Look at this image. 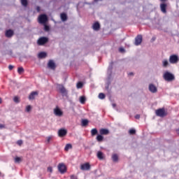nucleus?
I'll use <instances>...</instances> for the list:
<instances>
[{
  "label": "nucleus",
  "mask_w": 179,
  "mask_h": 179,
  "mask_svg": "<svg viewBox=\"0 0 179 179\" xmlns=\"http://www.w3.org/2000/svg\"><path fill=\"white\" fill-rule=\"evenodd\" d=\"M31 106L30 105H29V106H27L26 107V111H27V113H29V111H31Z\"/></svg>",
  "instance_id": "nucleus-38"
},
{
  "label": "nucleus",
  "mask_w": 179,
  "mask_h": 179,
  "mask_svg": "<svg viewBox=\"0 0 179 179\" xmlns=\"http://www.w3.org/2000/svg\"><path fill=\"white\" fill-rule=\"evenodd\" d=\"M70 178H71V179H78V176H75V175H71V176H70Z\"/></svg>",
  "instance_id": "nucleus-40"
},
{
  "label": "nucleus",
  "mask_w": 179,
  "mask_h": 179,
  "mask_svg": "<svg viewBox=\"0 0 179 179\" xmlns=\"http://www.w3.org/2000/svg\"><path fill=\"white\" fill-rule=\"evenodd\" d=\"M112 106L113 107V108H115V107H117V104L113 103V104H112Z\"/></svg>",
  "instance_id": "nucleus-48"
},
{
  "label": "nucleus",
  "mask_w": 179,
  "mask_h": 179,
  "mask_svg": "<svg viewBox=\"0 0 179 179\" xmlns=\"http://www.w3.org/2000/svg\"><path fill=\"white\" fill-rule=\"evenodd\" d=\"M99 132L101 135H108L110 134V131L107 129H101Z\"/></svg>",
  "instance_id": "nucleus-20"
},
{
  "label": "nucleus",
  "mask_w": 179,
  "mask_h": 179,
  "mask_svg": "<svg viewBox=\"0 0 179 179\" xmlns=\"http://www.w3.org/2000/svg\"><path fill=\"white\" fill-rule=\"evenodd\" d=\"M110 85H111V82L109 81V82H108L107 86L106 87V90H108V87H109Z\"/></svg>",
  "instance_id": "nucleus-41"
},
{
  "label": "nucleus",
  "mask_w": 179,
  "mask_h": 179,
  "mask_svg": "<svg viewBox=\"0 0 179 179\" xmlns=\"http://www.w3.org/2000/svg\"><path fill=\"white\" fill-rule=\"evenodd\" d=\"M3 128H5V125L2 124H0V129H2Z\"/></svg>",
  "instance_id": "nucleus-46"
},
{
  "label": "nucleus",
  "mask_w": 179,
  "mask_h": 179,
  "mask_svg": "<svg viewBox=\"0 0 179 179\" xmlns=\"http://www.w3.org/2000/svg\"><path fill=\"white\" fill-rule=\"evenodd\" d=\"M135 118L136 120H139V118H141V115H136Z\"/></svg>",
  "instance_id": "nucleus-44"
},
{
  "label": "nucleus",
  "mask_w": 179,
  "mask_h": 179,
  "mask_svg": "<svg viewBox=\"0 0 179 179\" xmlns=\"http://www.w3.org/2000/svg\"><path fill=\"white\" fill-rule=\"evenodd\" d=\"M80 102L81 103V104H85V103L86 102V97L80 96Z\"/></svg>",
  "instance_id": "nucleus-30"
},
{
  "label": "nucleus",
  "mask_w": 179,
  "mask_h": 179,
  "mask_svg": "<svg viewBox=\"0 0 179 179\" xmlns=\"http://www.w3.org/2000/svg\"><path fill=\"white\" fill-rule=\"evenodd\" d=\"M44 29H45V31H50V27L45 24Z\"/></svg>",
  "instance_id": "nucleus-37"
},
{
  "label": "nucleus",
  "mask_w": 179,
  "mask_h": 179,
  "mask_svg": "<svg viewBox=\"0 0 179 179\" xmlns=\"http://www.w3.org/2000/svg\"><path fill=\"white\" fill-rule=\"evenodd\" d=\"M47 57V53L45 52H41L38 55V58L42 59V58H45Z\"/></svg>",
  "instance_id": "nucleus-21"
},
{
  "label": "nucleus",
  "mask_w": 179,
  "mask_h": 179,
  "mask_svg": "<svg viewBox=\"0 0 179 179\" xmlns=\"http://www.w3.org/2000/svg\"><path fill=\"white\" fill-rule=\"evenodd\" d=\"M87 124H89V120H87V119L82 120V122H81L82 127H86Z\"/></svg>",
  "instance_id": "nucleus-24"
},
{
  "label": "nucleus",
  "mask_w": 179,
  "mask_h": 179,
  "mask_svg": "<svg viewBox=\"0 0 179 179\" xmlns=\"http://www.w3.org/2000/svg\"><path fill=\"white\" fill-rule=\"evenodd\" d=\"M169 62L172 64H176L178 62V55H171L169 57Z\"/></svg>",
  "instance_id": "nucleus-4"
},
{
  "label": "nucleus",
  "mask_w": 179,
  "mask_h": 179,
  "mask_svg": "<svg viewBox=\"0 0 179 179\" xmlns=\"http://www.w3.org/2000/svg\"><path fill=\"white\" fill-rule=\"evenodd\" d=\"M17 145H19V146H20L21 145L23 144V141L19 140V141H17Z\"/></svg>",
  "instance_id": "nucleus-39"
},
{
  "label": "nucleus",
  "mask_w": 179,
  "mask_h": 179,
  "mask_svg": "<svg viewBox=\"0 0 179 179\" xmlns=\"http://www.w3.org/2000/svg\"><path fill=\"white\" fill-rule=\"evenodd\" d=\"M129 134L130 135H135V134H136V130L134 129H131L129 131Z\"/></svg>",
  "instance_id": "nucleus-32"
},
{
  "label": "nucleus",
  "mask_w": 179,
  "mask_h": 179,
  "mask_svg": "<svg viewBox=\"0 0 179 179\" xmlns=\"http://www.w3.org/2000/svg\"><path fill=\"white\" fill-rule=\"evenodd\" d=\"M148 89L151 93H157V87L153 84H150Z\"/></svg>",
  "instance_id": "nucleus-14"
},
{
  "label": "nucleus",
  "mask_w": 179,
  "mask_h": 179,
  "mask_svg": "<svg viewBox=\"0 0 179 179\" xmlns=\"http://www.w3.org/2000/svg\"><path fill=\"white\" fill-rule=\"evenodd\" d=\"M90 169H91V166L89 162H87L80 165V170H82L83 171H89Z\"/></svg>",
  "instance_id": "nucleus-8"
},
{
  "label": "nucleus",
  "mask_w": 179,
  "mask_h": 179,
  "mask_svg": "<svg viewBox=\"0 0 179 179\" xmlns=\"http://www.w3.org/2000/svg\"><path fill=\"white\" fill-rule=\"evenodd\" d=\"M13 34H15V33L12 29H8L6 31V37H7L8 38H10V37H12Z\"/></svg>",
  "instance_id": "nucleus-17"
},
{
  "label": "nucleus",
  "mask_w": 179,
  "mask_h": 179,
  "mask_svg": "<svg viewBox=\"0 0 179 179\" xmlns=\"http://www.w3.org/2000/svg\"><path fill=\"white\" fill-rule=\"evenodd\" d=\"M119 51H120V52H125V49H124L123 48H120L119 49Z\"/></svg>",
  "instance_id": "nucleus-43"
},
{
  "label": "nucleus",
  "mask_w": 179,
  "mask_h": 179,
  "mask_svg": "<svg viewBox=\"0 0 179 179\" xmlns=\"http://www.w3.org/2000/svg\"><path fill=\"white\" fill-rule=\"evenodd\" d=\"M153 41L156 40V38H152Z\"/></svg>",
  "instance_id": "nucleus-53"
},
{
  "label": "nucleus",
  "mask_w": 179,
  "mask_h": 179,
  "mask_svg": "<svg viewBox=\"0 0 179 179\" xmlns=\"http://www.w3.org/2000/svg\"><path fill=\"white\" fill-rule=\"evenodd\" d=\"M95 1H99V0H94Z\"/></svg>",
  "instance_id": "nucleus-54"
},
{
  "label": "nucleus",
  "mask_w": 179,
  "mask_h": 179,
  "mask_svg": "<svg viewBox=\"0 0 179 179\" xmlns=\"http://www.w3.org/2000/svg\"><path fill=\"white\" fill-rule=\"evenodd\" d=\"M92 29L95 30V31H99V30H100V23L95 22L92 26Z\"/></svg>",
  "instance_id": "nucleus-19"
},
{
  "label": "nucleus",
  "mask_w": 179,
  "mask_h": 179,
  "mask_svg": "<svg viewBox=\"0 0 179 179\" xmlns=\"http://www.w3.org/2000/svg\"><path fill=\"white\" fill-rule=\"evenodd\" d=\"M99 99H100L101 100L106 99V94H104L103 93H99Z\"/></svg>",
  "instance_id": "nucleus-31"
},
{
  "label": "nucleus",
  "mask_w": 179,
  "mask_h": 179,
  "mask_svg": "<svg viewBox=\"0 0 179 179\" xmlns=\"http://www.w3.org/2000/svg\"><path fill=\"white\" fill-rule=\"evenodd\" d=\"M142 35H138L136 38H135V42L134 44L136 45H141V44H142Z\"/></svg>",
  "instance_id": "nucleus-10"
},
{
  "label": "nucleus",
  "mask_w": 179,
  "mask_h": 179,
  "mask_svg": "<svg viewBox=\"0 0 179 179\" xmlns=\"http://www.w3.org/2000/svg\"><path fill=\"white\" fill-rule=\"evenodd\" d=\"M0 175H1V172H0Z\"/></svg>",
  "instance_id": "nucleus-55"
},
{
  "label": "nucleus",
  "mask_w": 179,
  "mask_h": 179,
  "mask_svg": "<svg viewBox=\"0 0 179 179\" xmlns=\"http://www.w3.org/2000/svg\"><path fill=\"white\" fill-rule=\"evenodd\" d=\"M2 103V99L0 98V104Z\"/></svg>",
  "instance_id": "nucleus-52"
},
{
  "label": "nucleus",
  "mask_w": 179,
  "mask_h": 179,
  "mask_svg": "<svg viewBox=\"0 0 179 179\" xmlns=\"http://www.w3.org/2000/svg\"><path fill=\"white\" fill-rule=\"evenodd\" d=\"M162 66L164 68H167V66H169V60H167L166 59H164L162 61Z\"/></svg>",
  "instance_id": "nucleus-23"
},
{
  "label": "nucleus",
  "mask_w": 179,
  "mask_h": 179,
  "mask_svg": "<svg viewBox=\"0 0 179 179\" xmlns=\"http://www.w3.org/2000/svg\"><path fill=\"white\" fill-rule=\"evenodd\" d=\"M114 62H110L109 64V66L108 68V80H110V79H111V75L113 73V65Z\"/></svg>",
  "instance_id": "nucleus-9"
},
{
  "label": "nucleus",
  "mask_w": 179,
  "mask_h": 179,
  "mask_svg": "<svg viewBox=\"0 0 179 179\" xmlns=\"http://www.w3.org/2000/svg\"><path fill=\"white\" fill-rule=\"evenodd\" d=\"M48 21V17H47V15L42 14L39 15L38 17V22L41 23V24H45Z\"/></svg>",
  "instance_id": "nucleus-3"
},
{
  "label": "nucleus",
  "mask_w": 179,
  "mask_h": 179,
  "mask_svg": "<svg viewBox=\"0 0 179 179\" xmlns=\"http://www.w3.org/2000/svg\"><path fill=\"white\" fill-rule=\"evenodd\" d=\"M155 113L157 117H166L167 115L164 108L157 109Z\"/></svg>",
  "instance_id": "nucleus-6"
},
{
  "label": "nucleus",
  "mask_w": 179,
  "mask_h": 179,
  "mask_svg": "<svg viewBox=\"0 0 179 179\" xmlns=\"http://www.w3.org/2000/svg\"><path fill=\"white\" fill-rule=\"evenodd\" d=\"M47 43H48V38L44 36L41 37L37 41L38 45H44V44H47Z\"/></svg>",
  "instance_id": "nucleus-5"
},
{
  "label": "nucleus",
  "mask_w": 179,
  "mask_h": 179,
  "mask_svg": "<svg viewBox=\"0 0 179 179\" xmlns=\"http://www.w3.org/2000/svg\"><path fill=\"white\" fill-rule=\"evenodd\" d=\"M62 22H66L68 20V15L65 13H62L60 15Z\"/></svg>",
  "instance_id": "nucleus-18"
},
{
  "label": "nucleus",
  "mask_w": 179,
  "mask_h": 179,
  "mask_svg": "<svg viewBox=\"0 0 179 179\" xmlns=\"http://www.w3.org/2000/svg\"><path fill=\"white\" fill-rule=\"evenodd\" d=\"M69 149H72V144H66L65 148H64V150L66 152H68V150H69Z\"/></svg>",
  "instance_id": "nucleus-27"
},
{
  "label": "nucleus",
  "mask_w": 179,
  "mask_h": 179,
  "mask_svg": "<svg viewBox=\"0 0 179 179\" xmlns=\"http://www.w3.org/2000/svg\"><path fill=\"white\" fill-rule=\"evenodd\" d=\"M54 114L56 115L57 117H62L64 113L57 106L54 109Z\"/></svg>",
  "instance_id": "nucleus-12"
},
{
  "label": "nucleus",
  "mask_w": 179,
  "mask_h": 179,
  "mask_svg": "<svg viewBox=\"0 0 179 179\" xmlns=\"http://www.w3.org/2000/svg\"><path fill=\"white\" fill-rule=\"evenodd\" d=\"M13 101H15V103H20V100L19 99L18 96H15L13 99Z\"/></svg>",
  "instance_id": "nucleus-36"
},
{
  "label": "nucleus",
  "mask_w": 179,
  "mask_h": 179,
  "mask_svg": "<svg viewBox=\"0 0 179 179\" xmlns=\"http://www.w3.org/2000/svg\"><path fill=\"white\" fill-rule=\"evenodd\" d=\"M129 75L130 76H132L134 75V73L131 72V73H129Z\"/></svg>",
  "instance_id": "nucleus-50"
},
{
  "label": "nucleus",
  "mask_w": 179,
  "mask_h": 179,
  "mask_svg": "<svg viewBox=\"0 0 179 179\" xmlns=\"http://www.w3.org/2000/svg\"><path fill=\"white\" fill-rule=\"evenodd\" d=\"M58 169L62 174L66 172V166H65V164H59L58 165Z\"/></svg>",
  "instance_id": "nucleus-11"
},
{
  "label": "nucleus",
  "mask_w": 179,
  "mask_h": 179,
  "mask_svg": "<svg viewBox=\"0 0 179 179\" xmlns=\"http://www.w3.org/2000/svg\"><path fill=\"white\" fill-rule=\"evenodd\" d=\"M160 8L162 13H167V4L166 3H161Z\"/></svg>",
  "instance_id": "nucleus-16"
},
{
  "label": "nucleus",
  "mask_w": 179,
  "mask_h": 179,
  "mask_svg": "<svg viewBox=\"0 0 179 179\" xmlns=\"http://www.w3.org/2000/svg\"><path fill=\"white\" fill-rule=\"evenodd\" d=\"M21 3L22 6H24V8H26V6H27V0H21Z\"/></svg>",
  "instance_id": "nucleus-33"
},
{
  "label": "nucleus",
  "mask_w": 179,
  "mask_h": 179,
  "mask_svg": "<svg viewBox=\"0 0 179 179\" xmlns=\"http://www.w3.org/2000/svg\"><path fill=\"white\" fill-rule=\"evenodd\" d=\"M103 139H104V137H103V136L99 134L97 136H96V141L98 142H103Z\"/></svg>",
  "instance_id": "nucleus-26"
},
{
  "label": "nucleus",
  "mask_w": 179,
  "mask_h": 179,
  "mask_svg": "<svg viewBox=\"0 0 179 179\" xmlns=\"http://www.w3.org/2000/svg\"><path fill=\"white\" fill-rule=\"evenodd\" d=\"M36 10H37V12H40V6L36 7Z\"/></svg>",
  "instance_id": "nucleus-47"
},
{
  "label": "nucleus",
  "mask_w": 179,
  "mask_h": 179,
  "mask_svg": "<svg viewBox=\"0 0 179 179\" xmlns=\"http://www.w3.org/2000/svg\"><path fill=\"white\" fill-rule=\"evenodd\" d=\"M112 159H113V162H118V155L117 154H113L112 155Z\"/></svg>",
  "instance_id": "nucleus-25"
},
{
  "label": "nucleus",
  "mask_w": 179,
  "mask_h": 179,
  "mask_svg": "<svg viewBox=\"0 0 179 179\" xmlns=\"http://www.w3.org/2000/svg\"><path fill=\"white\" fill-rule=\"evenodd\" d=\"M97 129H92L91 130V135L92 136H94V135H97Z\"/></svg>",
  "instance_id": "nucleus-28"
},
{
  "label": "nucleus",
  "mask_w": 179,
  "mask_h": 179,
  "mask_svg": "<svg viewBox=\"0 0 179 179\" xmlns=\"http://www.w3.org/2000/svg\"><path fill=\"white\" fill-rule=\"evenodd\" d=\"M67 134L68 130L65 129H59L57 131V134L59 138H64V136H66Z\"/></svg>",
  "instance_id": "nucleus-7"
},
{
  "label": "nucleus",
  "mask_w": 179,
  "mask_h": 179,
  "mask_svg": "<svg viewBox=\"0 0 179 179\" xmlns=\"http://www.w3.org/2000/svg\"><path fill=\"white\" fill-rule=\"evenodd\" d=\"M36 96H38V92H37V91L32 92H31V94L29 96V99L34 100V99H36Z\"/></svg>",
  "instance_id": "nucleus-15"
},
{
  "label": "nucleus",
  "mask_w": 179,
  "mask_h": 179,
  "mask_svg": "<svg viewBox=\"0 0 179 179\" xmlns=\"http://www.w3.org/2000/svg\"><path fill=\"white\" fill-rule=\"evenodd\" d=\"M48 171H49V173H52V167L49 166V167L48 168Z\"/></svg>",
  "instance_id": "nucleus-42"
},
{
  "label": "nucleus",
  "mask_w": 179,
  "mask_h": 179,
  "mask_svg": "<svg viewBox=\"0 0 179 179\" xmlns=\"http://www.w3.org/2000/svg\"><path fill=\"white\" fill-rule=\"evenodd\" d=\"M51 141V137H48L47 141L50 142Z\"/></svg>",
  "instance_id": "nucleus-49"
},
{
  "label": "nucleus",
  "mask_w": 179,
  "mask_h": 179,
  "mask_svg": "<svg viewBox=\"0 0 179 179\" xmlns=\"http://www.w3.org/2000/svg\"><path fill=\"white\" fill-rule=\"evenodd\" d=\"M97 157L99 160H103L104 159V156L103 155V152L101 151H99L97 152Z\"/></svg>",
  "instance_id": "nucleus-22"
},
{
  "label": "nucleus",
  "mask_w": 179,
  "mask_h": 179,
  "mask_svg": "<svg viewBox=\"0 0 179 179\" xmlns=\"http://www.w3.org/2000/svg\"><path fill=\"white\" fill-rule=\"evenodd\" d=\"M8 69H9L10 71H12V69H13V66L9 65V66H8Z\"/></svg>",
  "instance_id": "nucleus-45"
},
{
  "label": "nucleus",
  "mask_w": 179,
  "mask_h": 179,
  "mask_svg": "<svg viewBox=\"0 0 179 179\" xmlns=\"http://www.w3.org/2000/svg\"><path fill=\"white\" fill-rule=\"evenodd\" d=\"M57 89L59 90V93H61V94L63 96H68V91H66V89H65V87H64V85L57 84Z\"/></svg>",
  "instance_id": "nucleus-2"
},
{
  "label": "nucleus",
  "mask_w": 179,
  "mask_h": 179,
  "mask_svg": "<svg viewBox=\"0 0 179 179\" xmlns=\"http://www.w3.org/2000/svg\"><path fill=\"white\" fill-rule=\"evenodd\" d=\"M161 2H166V0H160Z\"/></svg>",
  "instance_id": "nucleus-51"
},
{
  "label": "nucleus",
  "mask_w": 179,
  "mask_h": 179,
  "mask_svg": "<svg viewBox=\"0 0 179 179\" xmlns=\"http://www.w3.org/2000/svg\"><path fill=\"white\" fill-rule=\"evenodd\" d=\"M22 162V158L16 157L15 158V163H20Z\"/></svg>",
  "instance_id": "nucleus-34"
},
{
  "label": "nucleus",
  "mask_w": 179,
  "mask_h": 179,
  "mask_svg": "<svg viewBox=\"0 0 179 179\" xmlns=\"http://www.w3.org/2000/svg\"><path fill=\"white\" fill-rule=\"evenodd\" d=\"M163 78L164 80L166 82H173L176 79V77L174 76V74L169 72V71H165Z\"/></svg>",
  "instance_id": "nucleus-1"
},
{
  "label": "nucleus",
  "mask_w": 179,
  "mask_h": 179,
  "mask_svg": "<svg viewBox=\"0 0 179 179\" xmlns=\"http://www.w3.org/2000/svg\"><path fill=\"white\" fill-rule=\"evenodd\" d=\"M83 84L82 83V82H78L77 83V88L78 89H80L81 87H83Z\"/></svg>",
  "instance_id": "nucleus-35"
},
{
  "label": "nucleus",
  "mask_w": 179,
  "mask_h": 179,
  "mask_svg": "<svg viewBox=\"0 0 179 179\" xmlns=\"http://www.w3.org/2000/svg\"><path fill=\"white\" fill-rule=\"evenodd\" d=\"M48 67L50 69L55 71V69L57 68V66L55 65V62H54V61L50 60L48 63Z\"/></svg>",
  "instance_id": "nucleus-13"
},
{
  "label": "nucleus",
  "mask_w": 179,
  "mask_h": 179,
  "mask_svg": "<svg viewBox=\"0 0 179 179\" xmlns=\"http://www.w3.org/2000/svg\"><path fill=\"white\" fill-rule=\"evenodd\" d=\"M17 72H18L19 75H22L23 73V72H24V69H23V67H19L17 69Z\"/></svg>",
  "instance_id": "nucleus-29"
}]
</instances>
